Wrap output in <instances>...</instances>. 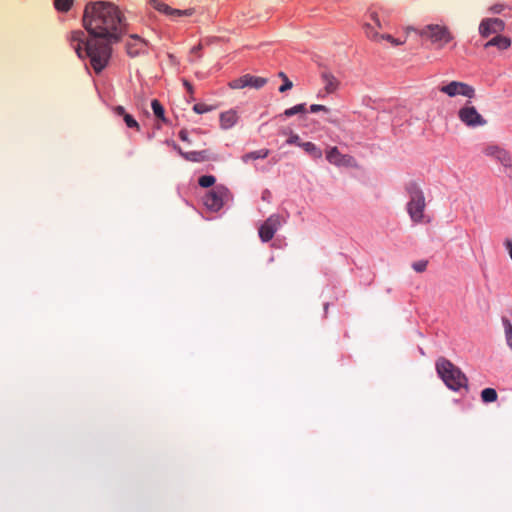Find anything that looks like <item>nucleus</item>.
Wrapping results in <instances>:
<instances>
[{"label":"nucleus","mask_w":512,"mask_h":512,"mask_svg":"<svg viewBox=\"0 0 512 512\" xmlns=\"http://www.w3.org/2000/svg\"><path fill=\"white\" fill-rule=\"evenodd\" d=\"M184 86L186 87V89L189 93H193L192 85L188 81H186V80L184 81Z\"/></svg>","instance_id":"58836bf2"},{"label":"nucleus","mask_w":512,"mask_h":512,"mask_svg":"<svg viewBox=\"0 0 512 512\" xmlns=\"http://www.w3.org/2000/svg\"><path fill=\"white\" fill-rule=\"evenodd\" d=\"M505 29L503 20L499 18H484L479 24V34L487 38L492 34H498Z\"/></svg>","instance_id":"ddd939ff"},{"label":"nucleus","mask_w":512,"mask_h":512,"mask_svg":"<svg viewBox=\"0 0 512 512\" xmlns=\"http://www.w3.org/2000/svg\"><path fill=\"white\" fill-rule=\"evenodd\" d=\"M427 264L428 262L425 261V260H420V261H417V262H414L412 264V268L418 272V273H421V272H424L427 268Z\"/></svg>","instance_id":"cd10ccee"},{"label":"nucleus","mask_w":512,"mask_h":512,"mask_svg":"<svg viewBox=\"0 0 512 512\" xmlns=\"http://www.w3.org/2000/svg\"><path fill=\"white\" fill-rule=\"evenodd\" d=\"M83 23L89 36L73 31L70 44L79 58H89L95 72L100 73L109 61L111 43L118 41L125 31L123 15L111 2H90L85 7Z\"/></svg>","instance_id":"f257e3e1"},{"label":"nucleus","mask_w":512,"mask_h":512,"mask_svg":"<svg viewBox=\"0 0 512 512\" xmlns=\"http://www.w3.org/2000/svg\"><path fill=\"white\" fill-rule=\"evenodd\" d=\"M504 8H505L504 4L497 3V4L492 5L489 8V11L493 14H500L504 10Z\"/></svg>","instance_id":"7c9ffc66"},{"label":"nucleus","mask_w":512,"mask_h":512,"mask_svg":"<svg viewBox=\"0 0 512 512\" xmlns=\"http://www.w3.org/2000/svg\"><path fill=\"white\" fill-rule=\"evenodd\" d=\"M151 3H152V6L154 9H156L160 13H163L172 18L182 17V16H191L195 12V10L193 8H189V9H185V10L174 9V8L168 6L167 4L157 1V0H152Z\"/></svg>","instance_id":"4468645a"},{"label":"nucleus","mask_w":512,"mask_h":512,"mask_svg":"<svg viewBox=\"0 0 512 512\" xmlns=\"http://www.w3.org/2000/svg\"><path fill=\"white\" fill-rule=\"evenodd\" d=\"M194 112L197 114H203L212 110V108L204 103H197L193 106Z\"/></svg>","instance_id":"bb28decb"},{"label":"nucleus","mask_w":512,"mask_h":512,"mask_svg":"<svg viewBox=\"0 0 512 512\" xmlns=\"http://www.w3.org/2000/svg\"><path fill=\"white\" fill-rule=\"evenodd\" d=\"M286 223V218L280 214H272L259 228V237L263 242L270 241L280 227Z\"/></svg>","instance_id":"423d86ee"},{"label":"nucleus","mask_w":512,"mask_h":512,"mask_svg":"<svg viewBox=\"0 0 512 512\" xmlns=\"http://www.w3.org/2000/svg\"><path fill=\"white\" fill-rule=\"evenodd\" d=\"M269 154H270V151L268 149H265V148L259 149V150L248 152V153L244 154L241 157V160L244 163H248L249 161H252V160L265 159L268 157Z\"/></svg>","instance_id":"6ab92c4d"},{"label":"nucleus","mask_w":512,"mask_h":512,"mask_svg":"<svg viewBox=\"0 0 512 512\" xmlns=\"http://www.w3.org/2000/svg\"><path fill=\"white\" fill-rule=\"evenodd\" d=\"M510 45H511V40L509 38H507L505 36L497 35L494 38H492L491 40H489L484 45V47L488 48V47L495 46L500 50H505V49L509 48Z\"/></svg>","instance_id":"a211bd4d"},{"label":"nucleus","mask_w":512,"mask_h":512,"mask_svg":"<svg viewBox=\"0 0 512 512\" xmlns=\"http://www.w3.org/2000/svg\"><path fill=\"white\" fill-rule=\"evenodd\" d=\"M229 198V190L224 186H216L204 197L205 206L214 212L219 211Z\"/></svg>","instance_id":"0eeeda50"},{"label":"nucleus","mask_w":512,"mask_h":512,"mask_svg":"<svg viewBox=\"0 0 512 512\" xmlns=\"http://www.w3.org/2000/svg\"><path fill=\"white\" fill-rule=\"evenodd\" d=\"M267 83V79L263 77L253 76L245 74L237 79L232 80L229 86L232 89H243L245 87H251L255 89L262 88Z\"/></svg>","instance_id":"9b49d317"},{"label":"nucleus","mask_w":512,"mask_h":512,"mask_svg":"<svg viewBox=\"0 0 512 512\" xmlns=\"http://www.w3.org/2000/svg\"><path fill=\"white\" fill-rule=\"evenodd\" d=\"M123 120H124L125 124L127 125V127L139 130V124L134 119V117L132 115H130L128 113L125 114V116L123 117Z\"/></svg>","instance_id":"a878e982"},{"label":"nucleus","mask_w":512,"mask_h":512,"mask_svg":"<svg viewBox=\"0 0 512 512\" xmlns=\"http://www.w3.org/2000/svg\"><path fill=\"white\" fill-rule=\"evenodd\" d=\"M300 147L303 148V150L308 153L311 157L314 159H319L322 157V151L320 148H318L314 143L312 142H303V144H300Z\"/></svg>","instance_id":"aec40b11"},{"label":"nucleus","mask_w":512,"mask_h":512,"mask_svg":"<svg viewBox=\"0 0 512 512\" xmlns=\"http://www.w3.org/2000/svg\"><path fill=\"white\" fill-rule=\"evenodd\" d=\"M327 161L337 167H354L355 159L347 154H342L337 147H331L326 151Z\"/></svg>","instance_id":"f8f14e48"},{"label":"nucleus","mask_w":512,"mask_h":512,"mask_svg":"<svg viewBox=\"0 0 512 512\" xmlns=\"http://www.w3.org/2000/svg\"><path fill=\"white\" fill-rule=\"evenodd\" d=\"M151 107H152V110H153L155 116L157 118H159L160 120H162L163 122H165L166 121L165 111H164L162 104L157 99H154L151 102Z\"/></svg>","instance_id":"4be33fe9"},{"label":"nucleus","mask_w":512,"mask_h":512,"mask_svg":"<svg viewBox=\"0 0 512 512\" xmlns=\"http://www.w3.org/2000/svg\"><path fill=\"white\" fill-rule=\"evenodd\" d=\"M216 178L212 175H204L201 176L198 180V183L203 188L211 187L215 184Z\"/></svg>","instance_id":"393cba45"},{"label":"nucleus","mask_w":512,"mask_h":512,"mask_svg":"<svg viewBox=\"0 0 512 512\" xmlns=\"http://www.w3.org/2000/svg\"><path fill=\"white\" fill-rule=\"evenodd\" d=\"M310 111H311L312 113H317V112H319V111L328 112V111H329V109H328L326 106H324V105H320V104H312V105L310 106Z\"/></svg>","instance_id":"473e14b6"},{"label":"nucleus","mask_w":512,"mask_h":512,"mask_svg":"<svg viewBox=\"0 0 512 512\" xmlns=\"http://www.w3.org/2000/svg\"><path fill=\"white\" fill-rule=\"evenodd\" d=\"M292 86H293L292 82L288 78H285V80L283 81V84L279 87V92H281V93L286 92V91L290 90L292 88Z\"/></svg>","instance_id":"2f4dec72"},{"label":"nucleus","mask_w":512,"mask_h":512,"mask_svg":"<svg viewBox=\"0 0 512 512\" xmlns=\"http://www.w3.org/2000/svg\"><path fill=\"white\" fill-rule=\"evenodd\" d=\"M382 38L389 41L394 46H399L405 43V40L394 38L392 35L389 34L383 35Z\"/></svg>","instance_id":"c756f323"},{"label":"nucleus","mask_w":512,"mask_h":512,"mask_svg":"<svg viewBox=\"0 0 512 512\" xmlns=\"http://www.w3.org/2000/svg\"><path fill=\"white\" fill-rule=\"evenodd\" d=\"M457 115L459 120L470 128L482 127L487 124V120L477 111L475 106L471 105L470 101H467L458 110Z\"/></svg>","instance_id":"39448f33"},{"label":"nucleus","mask_w":512,"mask_h":512,"mask_svg":"<svg viewBox=\"0 0 512 512\" xmlns=\"http://www.w3.org/2000/svg\"><path fill=\"white\" fill-rule=\"evenodd\" d=\"M371 19L377 26H380L379 18L376 13H371Z\"/></svg>","instance_id":"e433bc0d"},{"label":"nucleus","mask_w":512,"mask_h":512,"mask_svg":"<svg viewBox=\"0 0 512 512\" xmlns=\"http://www.w3.org/2000/svg\"><path fill=\"white\" fill-rule=\"evenodd\" d=\"M498 398V394L494 388H485L481 391V400L484 403L495 402Z\"/></svg>","instance_id":"412c9836"},{"label":"nucleus","mask_w":512,"mask_h":512,"mask_svg":"<svg viewBox=\"0 0 512 512\" xmlns=\"http://www.w3.org/2000/svg\"><path fill=\"white\" fill-rule=\"evenodd\" d=\"M149 47V42L137 34L130 35L126 42V51L130 57L147 54Z\"/></svg>","instance_id":"9d476101"},{"label":"nucleus","mask_w":512,"mask_h":512,"mask_svg":"<svg viewBox=\"0 0 512 512\" xmlns=\"http://www.w3.org/2000/svg\"><path fill=\"white\" fill-rule=\"evenodd\" d=\"M406 192L409 197L406 209L410 219L414 223L424 222L426 202L422 188L416 182H409L406 185Z\"/></svg>","instance_id":"f03ea898"},{"label":"nucleus","mask_w":512,"mask_h":512,"mask_svg":"<svg viewBox=\"0 0 512 512\" xmlns=\"http://www.w3.org/2000/svg\"><path fill=\"white\" fill-rule=\"evenodd\" d=\"M436 370L446 386L451 390L458 391L462 387H466V376L449 360L444 358L438 359L436 362Z\"/></svg>","instance_id":"7ed1b4c3"},{"label":"nucleus","mask_w":512,"mask_h":512,"mask_svg":"<svg viewBox=\"0 0 512 512\" xmlns=\"http://www.w3.org/2000/svg\"><path fill=\"white\" fill-rule=\"evenodd\" d=\"M237 119H238V116L235 111L229 110V111L223 112L220 115V126L223 129H229L236 124Z\"/></svg>","instance_id":"f3484780"},{"label":"nucleus","mask_w":512,"mask_h":512,"mask_svg":"<svg viewBox=\"0 0 512 512\" xmlns=\"http://www.w3.org/2000/svg\"><path fill=\"white\" fill-rule=\"evenodd\" d=\"M73 2L74 0H54V5L58 11L67 12L71 8Z\"/></svg>","instance_id":"b1692460"},{"label":"nucleus","mask_w":512,"mask_h":512,"mask_svg":"<svg viewBox=\"0 0 512 512\" xmlns=\"http://www.w3.org/2000/svg\"><path fill=\"white\" fill-rule=\"evenodd\" d=\"M202 49V44H198L191 49V53H198Z\"/></svg>","instance_id":"4c0bfd02"},{"label":"nucleus","mask_w":512,"mask_h":512,"mask_svg":"<svg viewBox=\"0 0 512 512\" xmlns=\"http://www.w3.org/2000/svg\"><path fill=\"white\" fill-rule=\"evenodd\" d=\"M483 154L499 163L505 170L512 168V156L502 146L489 144L484 147Z\"/></svg>","instance_id":"1a4fd4ad"},{"label":"nucleus","mask_w":512,"mask_h":512,"mask_svg":"<svg viewBox=\"0 0 512 512\" xmlns=\"http://www.w3.org/2000/svg\"><path fill=\"white\" fill-rule=\"evenodd\" d=\"M504 244H505V247H506V249L508 251V254H509V256H510V258L512 260V241L511 240H506Z\"/></svg>","instance_id":"c9c22d12"},{"label":"nucleus","mask_w":512,"mask_h":512,"mask_svg":"<svg viewBox=\"0 0 512 512\" xmlns=\"http://www.w3.org/2000/svg\"><path fill=\"white\" fill-rule=\"evenodd\" d=\"M320 77L324 84V90L327 94H332L339 88V80L328 69L322 70Z\"/></svg>","instance_id":"2eb2a0df"},{"label":"nucleus","mask_w":512,"mask_h":512,"mask_svg":"<svg viewBox=\"0 0 512 512\" xmlns=\"http://www.w3.org/2000/svg\"><path fill=\"white\" fill-rule=\"evenodd\" d=\"M439 91L449 97L464 96L468 99H472L476 95L474 87L460 81H451L445 85H442L439 87Z\"/></svg>","instance_id":"6e6552de"},{"label":"nucleus","mask_w":512,"mask_h":512,"mask_svg":"<svg viewBox=\"0 0 512 512\" xmlns=\"http://www.w3.org/2000/svg\"><path fill=\"white\" fill-rule=\"evenodd\" d=\"M179 138L184 142L190 143V140L188 138V132L185 129L179 131Z\"/></svg>","instance_id":"f704fd0d"},{"label":"nucleus","mask_w":512,"mask_h":512,"mask_svg":"<svg viewBox=\"0 0 512 512\" xmlns=\"http://www.w3.org/2000/svg\"><path fill=\"white\" fill-rule=\"evenodd\" d=\"M306 111V104L301 103L297 104L291 108H288L284 111L283 115L286 117H291L299 113H304Z\"/></svg>","instance_id":"5701e85b"},{"label":"nucleus","mask_w":512,"mask_h":512,"mask_svg":"<svg viewBox=\"0 0 512 512\" xmlns=\"http://www.w3.org/2000/svg\"><path fill=\"white\" fill-rule=\"evenodd\" d=\"M286 143L288 145H297L300 147V144H303L301 142L300 137L298 134L291 132L289 138L287 139Z\"/></svg>","instance_id":"c85d7f7f"},{"label":"nucleus","mask_w":512,"mask_h":512,"mask_svg":"<svg viewBox=\"0 0 512 512\" xmlns=\"http://www.w3.org/2000/svg\"><path fill=\"white\" fill-rule=\"evenodd\" d=\"M173 149H175L181 157H183L185 160L190 162H203L207 160V151H190V152H184L179 145L176 143H172Z\"/></svg>","instance_id":"dca6fc26"},{"label":"nucleus","mask_w":512,"mask_h":512,"mask_svg":"<svg viewBox=\"0 0 512 512\" xmlns=\"http://www.w3.org/2000/svg\"><path fill=\"white\" fill-rule=\"evenodd\" d=\"M113 112L117 115V116H122L124 117L126 113L125 111V108L123 106H116L113 108Z\"/></svg>","instance_id":"72a5a7b5"},{"label":"nucleus","mask_w":512,"mask_h":512,"mask_svg":"<svg viewBox=\"0 0 512 512\" xmlns=\"http://www.w3.org/2000/svg\"><path fill=\"white\" fill-rule=\"evenodd\" d=\"M279 76L283 79V81L285 80V78H288L283 72H280Z\"/></svg>","instance_id":"ea45409f"},{"label":"nucleus","mask_w":512,"mask_h":512,"mask_svg":"<svg viewBox=\"0 0 512 512\" xmlns=\"http://www.w3.org/2000/svg\"><path fill=\"white\" fill-rule=\"evenodd\" d=\"M418 35L429 41L436 49L444 48L454 37L446 25L428 24L418 30Z\"/></svg>","instance_id":"20e7f679"}]
</instances>
